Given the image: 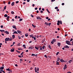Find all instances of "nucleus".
<instances>
[{"instance_id":"393cba45","label":"nucleus","mask_w":73,"mask_h":73,"mask_svg":"<svg viewBox=\"0 0 73 73\" xmlns=\"http://www.w3.org/2000/svg\"><path fill=\"white\" fill-rule=\"evenodd\" d=\"M17 32L18 33H19V34H20V33H21V31H19V30L17 31Z\"/></svg>"},{"instance_id":"5fc2aeb1","label":"nucleus","mask_w":73,"mask_h":73,"mask_svg":"<svg viewBox=\"0 0 73 73\" xmlns=\"http://www.w3.org/2000/svg\"><path fill=\"white\" fill-rule=\"evenodd\" d=\"M17 17H18V16H17L16 15L15 16V18L16 19H17Z\"/></svg>"},{"instance_id":"dca6fc26","label":"nucleus","mask_w":73,"mask_h":73,"mask_svg":"<svg viewBox=\"0 0 73 73\" xmlns=\"http://www.w3.org/2000/svg\"><path fill=\"white\" fill-rule=\"evenodd\" d=\"M9 17H9V16H8V17H7V21H9Z\"/></svg>"},{"instance_id":"9b49d317","label":"nucleus","mask_w":73,"mask_h":73,"mask_svg":"<svg viewBox=\"0 0 73 73\" xmlns=\"http://www.w3.org/2000/svg\"><path fill=\"white\" fill-rule=\"evenodd\" d=\"M4 67L3 66H2L1 67H0V70H3L4 69Z\"/></svg>"},{"instance_id":"4468645a","label":"nucleus","mask_w":73,"mask_h":73,"mask_svg":"<svg viewBox=\"0 0 73 73\" xmlns=\"http://www.w3.org/2000/svg\"><path fill=\"white\" fill-rule=\"evenodd\" d=\"M11 51L12 52H14V51H15V49H13V48H12L11 50Z\"/></svg>"},{"instance_id":"6e6d98bb","label":"nucleus","mask_w":73,"mask_h":73,"mask_svg":"<svg viewBox=\"0 0 73 73\" xmlns=\"http://www.w3.org/2000/svg\"><path fill=\"white\" fill-rule=\"evenodd\" d=\"M1 28H3V25H1Z\"/></svg>"},{"instance_id":"a18cd8bd","label":"nucleus","mask_w":73,"mask_h":73,"mask_svg":"<svg viewBox=\"0 0 73 73\" xmlns=\"http://www.w3.org/2000/svg\"><path fill=\"white\" fill-rule=\"evenodd\" d=\"M58 8V7H56L55 8V9H57Z\"/></svg>"},{"instance_id":"bb28decb","label":"nucleus","mask_w":73,"mask_h":73,"mask_svg":"<svg viewBox=\"0 0 73 73\" xmlns=\"http://www.w3.org/2000/svg\"><path fill=\"white\" fill-rule=\"evenodd\" d=\"M32 26L33 27V28H36V26H35V25H33V24H32Z\"/></svg>"},{"instance_id":"bf43d9fd","label":"nucleus","mask_w":73,"mask_h":73,"mask_svg":"<svg viewBox=\"0 0 73 73\" xmlns=\"http://www.w3.org/2000/svg\"><path fill=\"white\" fill-rule=\"evenodd\" d=\"M19 1H17L16 2V4H17V3H19Z\"/></svg>"},{"instance_id":"cd10ccee","label":"nucleus","mask_w":73,"mask_h":73,"mask_svg":"<svg viewBox=\"0 0 73 73\" xmlns=\"http://www.w3.org/2000/svg\"><path fill=\"white\" fill-rule=\"evenodd\" d=\"M58 54H60V52H58L56 53V56H58Z\"/></svg>"},{"instance_id":"f03ea898","label":"nucleus","mask_w":73,"mask_h":73,"mask_svg":"<svg viewBox=\"0 0 73 73\" xmlns=\"http://www.w3.org/2000/svg\"><path fill=\"white\" fill-rule=\"evenodd\" d=\"M64 48H66V49H68L69 48V46H68V45L65 46H64Z\"/></svg>"},{"instance_id":"7c9ffc66","label":"nucleus","mask_w":73,"mask_h":73,"mask_svg":"<svg viewBox=\"0 0 73 73\" xmlns=\"http://www.w3.org/2000/svg\"><path fill=\"white\" fill-rule=\"evenodd\" d=\"M45 46H43L42 47V48H43V49H45Z\"/></svg>"},{"instance_id":"49530a36","label":"nucleus","mask_w":73,"mask_h":73,"mask_svg":"<svg viewBox=\"0 0 73 73\" xmlns=\"http://www.w3.org/2000/svg\"><path fill=\"white\" fill-rule=\"evenodd\" d=\"M60 24L61 25L62 24V21H60Z\"/></svg>"},{"instance_id":"aec40b11","label":"nucleus","mask_w":73,"mask_h":73,"mask_svg":"<svg viewBox=\"0 0 73 73\" xmlns=\"http://www.w3.org/2000/svg\"><path fill=\"white\" fill-rule=\"evenodd\" d=\"M52 40L54 42H55L56 41V39H53Z\"/></svg>"},{"instance_id":"c85d7f7f","label":"nucleus","mask_w":73,"mask_h":73,"mask_svg":"<svg viewBox=\"0 0 73 73\" xmlns=\"http://www.w3.org/2000/svg\"><path fill=\"white\" fill-rule=\"evenodd\" d=\"M45 41V40L43 39L42 41V43H44V41Z\"/></svg>"},{"instance_id":"774afa93","label":"nucleus","mask_w":73,"mask_h":73,"mask_svg":"<svg viewBox=\"0 0 73 73\" xmlns=\"http://www.w3.org/2000/svg\"><path fill=\"white\" fill-rule=\"evenodd\" d=\"M23 47H25V44H23Z\"/></svg>"},{"instance_id":"39448f33","label":"nucleus","mask_w":73,"mask_h":73,"mask_svg":"<svg viewBox=\"0 0 73 73\" xmlns=\"http://www.w3.org/2000/svg\"><path fill=\"white\" fill-rule=\"evenodd\" d=\"M36 19H37V20H38V19H40V20H42V19L39 16H38V17H36Z\"/></svg>"},{"instance_id":"3c124183","label":"nucleus","mask_w":73,"mask_h":73,"mask_svg":"<svg viewBox=\"0 0 73 73\" xmlns=\"http://www.w3.org/2000/svg\"><path fill=\"white\" fill-rule=\"evenodd\" d=\"M3 54H4L3 53H0V56H2Z\"/></svg>"},{"instance_id":"f704fd0d","label":"nucleus","mask_w":73,"mask_h":73,"mask_svg":"<svg viewBox=\"0 0 73 73\" xmlns=\"http://www.w3.org/2000/svg\"><path fill=\"white\" fill-rule=\"evenodd\" d=\"M48 47L50 49H51V46H50V45H49Z\"/></svg>"},{"instance_id":"b1692460","label":"nucleus","mask_w":73,"mask_h":73,"mask_svg":"<svg viewBox=\"0 0 73 73\" xmlns=\"http://www.w3.org/2000/svg\"><path fill=\"white\" fill-rule=\"evenodd\" d=\"M25 37H28V33L25 34Z\"/></svg>"},{"instance_id":"e2e57ef3","label":"nucleus","mask_w":73,"mask_h":73,"mask_svg":"<svg viewBox=\"0 0 73 73\" xmlns=\"http://www.w3.org/2000/svg\"><path fill=\"white\" fill-rule=\"evenodd\" d=\"M64 4H65L64 3H62V5H64Z\"/></svg>"},{"instance_id":"13d9d810","label":"nucleus","mask_w":73,"mask_h":73,"mask_svg":"<svg viewBox=\"0 0 73 73\" xmlns=\"http://www.w3.org/2000/svg\"><path fill=\"white\" fill-rule=\"evenodd\" d=\"M17 45H21V43H19L17 44Z\"/></svg>"},{"instance_id":"6e6552de","label":"nucleus","mask_w":73,"mask_h":73,"mask_svg":"<svg viewBox=\"0 0 73 73\" xmlns=\"http://www.w3.org/2000/svg\"><path fill=\"white\" fill-rule=\"evenodd\" d=\"M13 28H14V29H17L16 28V27L15 25H14L13 26Z\"/></svg>"},{"instance_id":"20e7f679","label":"nucleus","mask_w":73,"mask_h":73,"mask_svg":"<svg viewBox=\"0 0 73 73\" xmlns=\"http://www.w3.org/2000/svg\"><path fill=\"white\" fill-rule=\"evenodd\" d=\"M67 65H66V64H65L64 65V70H65V69H66V68H67Z\"/></svg>"},{"instance_id":"6ab92c4d","label":"nucleus","mask_w":73,"mask_h":73,"mask_svg":"<svg viewBox=\"0 0 73 73\" xmlns=\"http://www.w3.org/2000/svg\"><path fill=\"white\" fill-rule=\"evenodd\" d=\"M56 65H60V64H59V62H57V61H56Z\"/></svg>"},{"instance_id":"2f4dec72","label":"nucleus","mask_w":73,"mask_h":73,"mask_svg":"<svg viewBox=\"0 0 73 73\" xmlns=\"http://www.w3.org/2000/svg\"><path fill=\"white\" fill-rule=\"evenodd\" d=\"M23 19H20L19 21V22L23 20Z\"/></svg>"},{"instance_id":"4d7b16f0","label":"nucleus","mask_w":73,"mask_h":73,"mask_svg":"<svg viewBox=\"0 0 73 73\" xmlns=\"http://www.w3.org/2000/svg\"><path fill=\"white\" fill-rule=\"evenodd\" d=\"M34 40H36V37H35L34 38Z\"/></svg>"},{"instance_id":"ea45409f","label":"nucleus","mask_w":73,"mask_h":73,"mask_svg":"<svg viewBox=\"0 0 73 73\" xmlns=\"http://www.w3.org/2000/svg\"><path fill=\"white\" fill-rule=\"evenodd\" d=\"M44 57L46 58H48V56H47L46 55H45Z\"/></svg>"},{"instance_id":"8fccbe9b","label":"nucleus","mask_w":73,"mask_h":73,"mask_svg":"<svg viewBox=\"0 0 73 73\" xmlns=\"http://www.w3.org/2000/svg\"><path fill=\"white\" fill-rule=\"evenodd\" d=\"M18 57H19L20 58H21L22 57L21 56V55H18Z\"/></svg>"},{"instance_id":"37998d69","label":"nucleus","mask_w":73,"mask_h":73,"mask_svg":"<svg viewBox=\"0 0 73 73\" xmlns=\"http://www.w3.org/2000/svg\"><path fill=\"white\" fill-rule=\"evenodd\" d=\"M14 12H13V11H12L11 12V14H12V15H13V14H14Z\"/></svg>"},{"instance_id":"9d476101","label":"nucleus","mask_w":73,"mask_h":73,"mask_svg":"<svg viewBox=\"0 0 73 73\" xmlns=\"http://www.w3.org/2000/svg\"><path fill=\"white\" fill-rule=\"evenodd\" d=\"M5 33H6L7 35H9V32L7 31H5Z\"/></svg>"},{"instance_id":"473e14b6","label":"nucleus","mask_w":73,"mask_h":73,"mask_svg":"<svg viewBox=\"0 0 73 73\" xmlns=\"http://www.w3.org/2000/svg\"><path fill=\"white\" fill-rule=\"evenodd\" d=\"M46 11L49 13H50L49 11V10H48V9H46Z\"/></svg>"},{"instance_id":"ddd939ff","label":"nucleus","mask_w":73,"mask_h":73,"mask_svg":"<svg viewBox=\"0 0 73 73\" xmlns=\"http://www.w3.org/2000/svg\"><path fill=\"white\" fill-rule=\"evenodd\" d=\"M14 34H18V33L16 31H15V32H14L13 34V35Z\"/></svg>"},{"instance_id":"72a5a7b5","label":"nucleus","mask_w":73,"mask_h":73,"mask_svg":"<svg viewBox=\"0 0 73 73\" xmlns=\"http://www.w3.org/2000/svg\"><path fill=\"white\" fill-rule=\"evenodd\" d=\"M54 42L52 40V41L51 42V44H54Z\"/></svg>"},{"instance_id":"f257e3e1","label":"nucleus","mask_w":73,"mask_h":73,"mask_svg":"<svg viewBox=\"0 0 73 73\" xmlns=\"http://www.w3.org/2000/svg\"><path fill=\"white\" fill-rule=\"evenodd\" d=\"M70 42L69 41L66 40V43L67 44H68V45H72V44H70Z\"/></svg>"},{"instance_id":"a19ab883","label":"nucleus","mask_w":73,"mask_h":73,"mask_svg":"<svg viewBox=\"0 0 73 73\" xmlns=\"http://www.w3.org/2000/svg\"><path fill=\"white\" fill-rule=\"evenodd\" d=\"M37 72H38V71H39V68H37Z\"/></svg>"},{"instance_id":"2eb2a0df","label":"nucleus","mask_w":73,"mask_h":73,"mask_svg":"<svg viewBox=\"0 0 73 73\" xmlns=\"http://www.w3.org/2000/svg\"><path fill=\"white\" fill-rule=\"evenodd\" d=\"M15 38V35H12V38L13 39H14Z\"/></svg>"},{"instance_id":"58836bf2","label":"nucleus","mask_w":73,"mask_h":73,"mask_svg":"<svg viewBox=\"0 0 73 73\" xmlns=\"http://www.w3.org/2000/svg\"><path fill=\"white\" fill-rule=\"evenodd\" d=\"M33 35H30L29 36L30 37H33Z\"/></svg>"},{"instance_id":"1a4fd4ad","label":"nucleus","mask_w":73,"mask_h":73,"mask_svg":"<svg viewBox=\"0 0 73 73\" xmlns=\"http://www.w3.org/2000/svg\"><path fill=\"white\" fill-rule=\"evenodd\" d=\"M39 48H40V50H41L42 49V47L41 46H39Z\"/></svg>"},{"instance_id":"e433bc0d","label":"nucleus","mask_w":73,"mask_h":73,"mask_svg":"<svg viewBox=\"0 0 73 73\" xmlns=\"http://www.w3.org/2000/svg\"><path fill=\"white\" fill-rule=\"evenodd\" d=\"M35 49H36L37 50H38V49L39 48L35 46Z\"/></svg>"},{"instance_id":"4c0bfd02","label":"nucleus","mask_w":73,"mask_h":73,"mask_svg":"<svg viewBox=\"0 0 73 73\" xmlns=\"http://www.w3.org/2000/svg\"><path fill=\"white\" fill-rule=\"evenodd\" d=\"M16 51L17 52V53H20V52H19V51L17 50H16Z\"/></svg>"},{"instance_id":"79ce46f5","label":"nucleus","mask_w":73,"mask_h":73,"mask_svg":"<svg viewBox=\"0 0 73 73\" xmlns=\"http://www.w3.org/2000/svg\"><path fill=\"white\" fill-rule=\"evenodd\" d=\"M6 70H8V71H9H9H10V69H9V68H8V69H7Z\"/></svg>"},{"instance_id":"412c9836","label":"nucleus","mask_w":73,"mask_h":73,"mask_svg":"<svg viewBox=\"0 0 73 73\" xmlns=\"http://www.w3.org/2000/svg\"><path fill=\"white\" fill-rule=\"evenodd\" d=\"M52 40L54 42H55L56 41V39H53Z\"/></svg>"},{"instance_id":"338daca9","label":"nucleus","mask_w":73,"mask_h":73,"mask_svg":"<svg viewBox=\"0 0 73 73\" xmlns=\"http://www.w3.org/2000/svg\"><path fill=\"white\" fill-rule=\"evenodd\" d=\"M18 50H23V49H22V48H21V49L18 48Z\"/></svg>"},{"instance_id":"4be33fe9","label":"nucleus","mask_w":73,"mask_h":73,"mask_svg":"<svg viewBox=\"0 0 73 73\" xmlns=\"http://www.w3.org/2000/svg\"><path fill=\"white\" fill-rule=\"evenodd\" d=\"M15 5V2H12L11 4V5L12 6H13V5Z\"/></svg>"},{"instance_id":"a211bd4d","label":"nucleus","mask_w":73,"mask_h":73,"mask_svg":"<svg viewBox=\"0 0 73 73\" xmlns=\"http://www.w3.org/2000/svg\"><path fill=\"white\" fill-rule=\"evenodd\" d=\"M35 72L36 73H37V68L36 67H35Z\"/></svg>"},{"instance_id":"f8f14e48","label":"nucleus","mask_w":73,"mask_h":73,"mask_svg":"<svg viewBox=\"0 0 73 73\" xmlns=\"http://www.w3.org/2000/svg\"><path fill=\"white\" fill-rule=\"evenodd\" d=\"M57 25H60V21L58 20L57 21Z\"/></svg>"},{"instance_id":"f3484780","label":"nucleus","mask_w":73,"mask_h":73,"mask_svg":"<svg viewBox=\"0 0 73 73\" xmlns=\"http://www.w3.org/2000/svg\"><path fill=\"white\" fill-rule=\"evenodd\" d=\"M58 45L59 46H60L61 45V43L58 42Z\"/></svg>"},{"instance_id":"680f3d73","label":"nucleus","mask_w":73,"mask_h":73,"mask_svg":"<svg viewBox=\"0 0 73 73\" xmlns=\"http://www.w3.org/2000/svg\"><path fill=\"white\" fill-rule=\"evenodd\" d=\"M40 13H43V11H42V10L40 11Z\"/></svg>"},{"instance_id":"423d86ee","label":"nucleus","mask_w":73,"mask_h":73,"mask_svg":"<svg viewBox=\"0 0 73 73\" xmlns=\"http://www.w3.org/2000/svg\"><path fill=\"white\" fill-rule=\"evenodd\" d=\"M5 40L8 41H9V38H7L5 39Z\"/></svg>"},{"instance_id":"052dcab7","label":"nucleus","mask_w":73,"mask_h":73,"mask_svg":"<svg viewBox=\"0 0 73 73\" xmlns=\"http://www.w3.org/2000/svg\"><path fill=\"white\" fill-rule=\"evenodd\" d=\"M11 4V2L9 1L8 3V4Z\"/></svg>"},{"instance_id":"09e8293b","label":"nucleus","mask_w":73,"mask_h":73,"mask_svg":"<svg viewBox=\"0 0 73 73\" xmlns=\"http://www.w3.org/2000/svg\"><path fill=\"white\" fill-rule=\"evenodd\" d=\"M6 7H7V6H5V7H4V9H5V10L6 9Z\"/></svg>"},{"instance_id":"603ef678","label":"nucleus","mask_w":73,"mask_h":73,"mask_svg":"<svg viewBox=\"0 0 73 73\" xmlns=\"http://www.w3.org/2000/svg\"><path fill=\"white\" fill-rule=\"evenodd\" d=\"M31 16L32 17H34V16L32 14L31 15Z\"/></svg>"},{"instance_id":"c756f323","label":"nucleus","mask_w":73,"mask_h":73,"mask_svg":"<svg viewBox=\"0 0 73 73\" xmlns=\"http://www.w3.org/2000/svg\"><path fill=\"white\" fill-rule=\"evenodd\" d=\"M4 17H8V15H7V14L5 15Z\"/></svg>"},{"instance_id":"864d4df0","label":"nucleus","mask_w":73,"mask_h":73,"mask_svg":"<svg viewBox=\"0 0 73 73\" xmlns=\"http://www.w3.org/2000/svg\"><path fill=\"white\" fill-rule=\"evenodd\" d=\"M51 25V23H49L48 24V25L49 26H50V25Z\"/></svg>"},{"instance_id":"de8ad7c7","label":"nucleus","mask_w":73,"mask_h":73,"mask_svg":"<svg viewBox=\"0 0 73 73\" xmlns=\"http://www.w3.org/2000/svg\"><path fill=\"white\" fill-rule=\"evenodd\" d=\"M24 54V52H22V53L21 54V55H23Z\"/></svg>"},{"instance_id":"c9c22d12","label":"nucleus","mask_w":73,"mask_h":73,"mask_svg":"<svg viewBox=\"0 0 73 73\" xmlns=\"http://www.w3.org/2000/svg\"><path fill=\"white\" fill-rule=\"evenodd\" d=\"M60 60V58H58L57 59V61H59V60Z\"/></svg>"},{"instance_id":"0eeeda50","label":"nucleus","mask_w":73,"mask_h":73,"mask_svg":"<svg viewBox=\"0 0 73 73\" xmlns=\"http://www.w3.org/2000/svg\"><path fill=\"white\" fill-rule=\"evenodd\" d=\"M61 62H66V61L64 60L63 59H61L60 60Z\"/></svg>"},{"instance_id":"c03bdc74","label":"nucleus","mask_w":73,"mask_h":73,"mask_svg":"<svg viewBox=\"0 0 73 73\" xmlns=\"http://www.w3.org/2000/svg\"><path fill=\"white\" fill-rule=\"evenodd\" d=\"M0 70V71H1V72H2L3 73H5V72L3 70Z\"/></svg>"},{"instance_id":"5701e85b","label":"nucleus","mask_w":73,"mask_h":73,"mask_svg":"<svg viewBox=\"0 0 73 73\" xmlns=\"http://www.w3.org/2000/svg\"><path fill=\"white\" fill-rule=\"evenodd\" d=\"M72 60H70V61L68 62H69V63L70 64H71V62H72Z\"/></svg>"},{"instance_id":"0e129e2a","label":"nucleus","mask_w":73,"mask_h":73,"mask_svg":"<svg viewBox=\"0 0 73 73\" xmlns=\"http://www.w3.org/2000/svg\"><path fill=\"white\" fill-rule=\"evenodd\" d=\"M9 41H12V39H11V38H9Z\"/></svg>"},{"instance_id":"7ed1b4c3","label":"nucleus","mask_w":73,"mask_h":73,"mask_svg":"<svg viewBox=\"0 0 73 73\" xmlns=\"http://www.w3.org/2000/svg\"><path fill=\"white\" fill-rule=\"evenodd\" d=\"M34 48H35V47H33V46H31L28 49H34Z\"/></svg>"},{"instance_id":"a878e982","label":"nucleus","mask_w":73,"mask_h":73,"mask_svg":"<svg viewBox=\"0 0 73 73\" xmlns=\"http://www.w3.org/2000/svg\"><path fill=\"white\" fill-rule=\"evenodd\" d=\"M44 24L47 25H49V23H47L46 22H45Z\"/></svg>"},{"instance_id":"69168bd1","label":"nucleus","mask_w":73,"mask_h":73,"mask_svg":"<svg viewBox=\"0 0 73 73\" xmlns=\"http://www.w3.org/2000/svg\"><path fill=\"white\" fill-rule=\"evenodd\" d=\"M25 4H26V3H25V2H23V5H24Z\"/></svg>"}]
</instances>
